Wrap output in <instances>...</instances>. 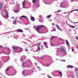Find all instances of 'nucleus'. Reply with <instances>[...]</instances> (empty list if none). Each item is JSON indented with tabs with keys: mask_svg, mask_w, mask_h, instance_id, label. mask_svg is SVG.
<instances>
[{
	"mask_svg": "<svg viewBox=\"0 0 78 78\" xmlns=\"http://www.w3.org/2000/svg\"><path fill=\"white\" fill-rule=\"evenodd\" d=\"M61 11L60 10H58L57 11V12H61Z\"/></svg>",
	"mask_w": 78,
	"mask_h": 78,
	"instance_id": "nucleus-20",
	"label": "nucleus"
},
{
	"mask_svg": "<svg viewBox=\"0 0 78 78\" xmlns=\"http://www.w3.org/2000/svg\"><path fill=\"white\" fill-rule=\"evenodd\" d=\"M21 18H27V17L25 16H21Z\"/></svg>",
	"mask_w": 78,
	"mask_h": 78,
	"instance_id": "nucleus-10",
	"label": "nucleus"
},
{
	"mask_svg": "<svg viewBox=\"0 0 78 78\" xmlns=\"http://www.w3.org/2000/svg\"><path fill=\"white\" fill-rule=\"evenodd\" d=\"M16 22V21L15 20L13 22V24H14V23H15V22Z\"/></svg>",
	"mask_w": 78,
	"mask_h": 78,
	"instance_id": "nucleus-21",
	"label": "nucleus"
},
{
	"mask_svg": "<svg viewBox=\"0 0 78 78\" xmlns=\"http://www.w3.org/2000/svg\"><path fill=\"white\" fill-rule=\"evenodd\" d=\"M0 47H2V48H3V47L2 46H1V45H0Z\"/></svg>",
	"mask_w": 78,
	"mask_h": 78,
	"instance_id": "nucleus-40",
	"label": "nucleus"
},
{
	"mask_svg": "<svg viewBox=\"0 0 78 78\" xmlns=\"http://www.w3.org/2000/svg\"><path fill=\"white\" fill-rule=\"evenodd\" d=\"M48 77H49V78H51V77L50 76H48Z\"/></svg>",
	"mask_w": 78,
	"mask_h": 78,
	"instance_id": "nucleus-37",
	"label": "nucleus"
},
{
	"mask_svg": "<svg viewBox=\"0 0 78 78\" xmlns=\"http://www.w3.org/2000/svg\"><path fill=\"white\" fill-rule=\"evenodd\" d=\"M58 72L61 75H62V73L59 71H58Z\"/></svg>",
	"mask_w": 78,
	"mask_h": 78,
	"instance_id": "nucleus-18",
	"label": "nucleus"
},
{
	"mask_svg": "<svg viewBox=\"0 0 78 78\" xmlns=\"http://www.w3.org/2000/svg\"><path fill=\"white\" fill-rule=\"evenodd\" d=\"M40 59H43V57H40Z\"/></svg>",
	"mask_w": 78,
	"mask_h": 78,
	"instance_id": "nucleus-26",
	"label": "nucleus"
},
{
	"mask_svg": "<svg viewBox=\"0 0 78 78\" xmlns=\"http://www.w3.org/2000/svg\"><path fill=\"white\" fill-rule=\"evenodd\" d=\"M54 38H56V37H55V36H52L51 38V39H53Z\"/></svg>",
	"mask_w": 78,
	"mask_h": 78,
	"instance_id": "nucleus-14",
	"label": "nucleus"
},
{
	"mask_svg": "<svg viewBox=\"0 0 78 78\" xmlns=\"http://www.w3.org/2000/svg\"><path fill=\"white\" fill-rule=\"evenodd\" d=\"M76 69L77 71H78V69Z\"/></svg>",
	"mask_w": 78,
	"mask_h": 78,
	"instance_id": "nucleus-44",
	"label": "nucleus"
},
{
	"mask_svg": "<svg viewBox=\"0 0 78 78\" xmlns=\"http://www.w3.org/2000/svg\"><path fill=\"white\" fill-rule=\"evenodd\" d=\"M16 31L20 32V33H22V32H23V30L21 29H19L17 30Z\"/></svg>",
	"mask_w": 78,
	"mask_h": 78,
	"instance_id": "nucleus-4",
	"label": "nucleus"
},
{
	"mask_svg": "<svg viewBox=\"0 0 78 78\" xmlns=\"http://www.w3.org/2000/svg\"><path fill=\"white\" fill-rule=\"evenodd\" d=\"M32 2L34 3H35L36 2V0H33Z\"/></svg>",
	"mask_w": 78,
	"mask_h": 78,
	"instance_id": "nucleus-13",
	"label": "nucleus"
},
{
	"mask_svg": "<svg viewBox=\"0 0 78 78\" xmlns=\"http://www.w3.org/2000/svg\"><path fill=\"white\" fill-rule=\"evenodd\" d=\"M62 61H63V62H65V61H66V60H62Z\"/></svg>",
	"mask_w": 78,
	"mask_h": 78,
	"instance_id": "nucleus-31",
	"label": "nucleus"
},
{
	"mask_svg": "<svg viewBox=\"0 0 78 78\" xmlns=\"http://www.w3.org/2000/svg\"><path fill=\"white\" fill-rule=\"evenodd\" d=\"M70 27H71V28H74L75 27L73 26H70Z\"/></svg>",
	"mask_w": 78,
	"mask_h": 78,
	"instance_id": "nucleus-16",
	"label": "nucleus"
},
{
	"mask_svg": "<svg viewBox=\"0 0 78 78\" xmlns=\"http://www.w3.org/2000/svg\"><path fill=\"white\" fill-rule=\"evenodd\" d=\"M75 11H78V9H75Z\"/></svg>",
	"mask_w": 78,
	"mask_h": 78,
	"instance_id": "nucleus-35",
	"label": "nucleus"
},
{
	"mask_svg": "<svg viewBox=\"0 0 78 78\" xmlns=\"http://www.w3.org/2000/svg\"><path fill=\"white\" fill-rule=\"evenodd\" d=\"M0 22H1V21H0Z\"/></svg>",
	"mask_w": 78,
	"mask_h": 78,
	"instance_id": "nucleus-46",
	"label": "nucleus"
},
{
	"mask_svg": "<svg viewBox=\"0 0 78 78\" xmlns=\"http://www.w3.org/2000/svg\"><path fill=\"white\" fill-rule=\"evenodd\" d=\"M73 0H70L71 2H73Z\"/></svg>",
	"mask_w": 78,
	"mask_h": 78,
	"instance_id": "nucleus-36",
	"label": "nucleus"
},
{
	"mask_svg": "<svg viewBox=\"0 0 78 78\" xmlns=\"http://www.w3.org/2000/svg\"><path fill=\"white\" fill-rule=\"evenodd\" d=\"M38 50H40V48H39V47H38Z\"/></svg>",
	"mask_w": 78,
	"mask_h": 78,
	"instance_id": "nucleus-33",
	"label": "nucleus"
},
{
	"mask_svg": "<svg viewBox=\"0 0 78 78\" xmlns=\"http://www.w3.org/2000/svg\"><path fill=\"white\" fill-rule=\"evenodd\" d=\"M41 28V26H38L36 29V30L37 31V32H39V30H40V29Z\"/></svg>",
	"mask_w": 78,
	"mask_h": 78,
	"instance_id": "nucleus-1",
	"label": "nucleus"
},
{
	"mask_svg": "<svg viewBox=\"0 0 78 78\" xmlns=\"http://www.w3.org/2000/svg\"><path fill=\"white\" fill-rule=\"evenodd\" d=\"M73 11H71V12H73Z\"/></svg>",
	"mask_w": 78,
	"mask_h": 78,
	"instance_id": "nucleus-43",
	"label": "nucleus"
},
{
	"mask_svg": "<svg viewBox=\"0 0 78 78\" xmlns=\"http://www.w3.org/2000/svg\"><path fill=\"white\" fill-rule=\"evenodd\" d=\"M37 45H41V44H37Z\"/></svg>",
	"mask_w": 78,
	"mask_h": 78,
	"instance_id": "nucleus-30",
	"label": "nucleus"
},
{
	"mask_svg": "<svg viewBox=\"0 0 78 78\" xmlns=\"http://www.w3.org/2000/svg\"><path fill=\"white\" fill-rule=\"evenodd\" d=\"M0 9H1L2 8V7H3V6H2V4L1 3H0Z\"/></svg>",
	"mask_w": 78,
	"mask_h": 78,
	"instance_id": "nucleus-12",
	"label": "nucleus"
},
{
	"mask_svg": "<svg viewBox=\"0 0 78 78\" xmlns=\"http://www.w3.org/2000/svg\"><path fill=\"white\" fill-rule=\"evenodd\" d=\"M51 45H53V44H52V43H51Z\"/></svg>",
	"mask_w": 78,
	"mask_h": 78,
	"instance_id": "nucleus-42",
	"label": "nucleus"
},
{
	"mask_svg": "<svg viewBox=\"0 0 78 78\" xmlns=\"http://www.w3.org/2000/svg\"><path fill=\"white\" fill-rule=\"evenodd\" d=\"M76 39H77V40H78V37H76Z\"/></svg>",
	"mask_w": 78,
	"mask_h": 78,
	"instance_id": "nucleus-38",
	"label": "nucleus"
},
{
	"mask_svg": "<svg viewBox=\"0 0 78 78\" xmlns=\"http://www.w3.org/2000/svg\"><path fill=\"white\" fill-rule=\"evenodd\" d=\"M49 21H52V20H49Z\"/></svg>",
	"mask_w": 78,
	"mask_h": 78,
	"instance_id": "nucleus-39",
	"label": "nucleus"
},
{
	"mask_svg": "<svg viewBox=\"0 0 78 78\" xmlns=\"http://www.w3.org/2000/svg\"><path fill=\"white\" fill-rule=\"evenodd\" d=\"M47 44V42H45L44 43V45H45V44Z\"/></svg>",
	"mask_w": 78,
	"mask_h": 78,
	"instance_id": "nucleus-29",
	"label": "nucleus"
},
{
	"mask_svg": "<svg viewBox=\"0 0 78 78\" xmlns=\"http://www.w3.org/2000/svg\"><path fill=\"white\" fill-rule=\"evenodd\" d=\"M54 31H56V29L55 28H54Z\"/></svg>",
	"mask_w": 78,
	"mask_h": 78,
	"instance_id": "nucleus-34",
	"label": "nucleus"
},
{
	"mask_svg": "<svg viewBox=\"0 0 78 78\" xmlns=\"http://www.w3.org/2000/svg\"><path fill=\"white\" fill-rule=\"evenodd\" d=\"M51 16V15H48L47 16V19H50V17Z\"/></svg>",
	"mask_w": 78,
	"mask_h": 78,
	"instance_id": "nucleus-6",
	"label": "nucleus"
},
{
	"mask_svg": "<svg viewBox=\"0 0 78 78\" xmlns=\"http://www.w3.org/2000/svg\"><path fill=\"white\" fill-rule=\"evenodd\" d=\"M38 51V50H37V51Z\"/></svg>",
	"mask_w": 78,
	"mask_h": 78,
	"instance_id": "nucleus-45",
	"label": "nucleus"
},
{
	"mask_svg": "<svg viewBox=\"0 0 78 78\" xmlns=\"http://www.w3.org/2000/svg\"><path fill=\"white\" fill-rule=\"evenodd\" d=\"M40 26L41 27H41H45V26Z\"/></svg>",
	"mask_w": 78,
	"mask_h": 78,
	"instance_id": "nucleus-22",
	"label": "nucleus"
},
{
	"mask_svg": "<svg viewBox=\"0 0 78 78\" xmlns=\"http://www.w3.org/2000/svg\"><path fill=\"white\" fill-rule=\"evenodd\" d=\"M53 31H55V30H53V29H52L51 30V32H53Z\"/></svg>",
	"mask_w": 78,
	"mask_h": 78,
	"instance_id": "nucleus-25",
	"label": "nucleus"
},
{
	"mask_svg": "<svg viewBox=\"0 0 78 78\" xmlns=\"http://www.w3.org/2000/svg\"><path fill=\"white\" fill-rule=\"evenodd\" d=\"M66 44L67 45H69V42L67 41V40H66Z\"/></svg>",
	"mask_w": 78,
	"mask_h": 78,
	"instance_id": "nucleus-8",
	"label": "nucleus"
},
{
	"mask_svg": "<svg viewBox=\"0 0 78 78\" xmlns=\"http://www.w3.org/2000/svg\"><path fill=\"white\" fill-rule=\"evenodd\" d=\"M56 26H57V28H58V30H60L59 27V26L58 25H56Z\"/></svg>",
	"mask_w": 78,
	"mask_h": 78,
	"instance_id": "nucleus-15",
	"label": "nucleus"
},
{
	"mask_svg": "<svg viewBox=\"0 0 78 78\" xmlns=\"http://www.w3.org/2000/svg\"><path fill=\"white\" fill-rule=\"evenodd\" d=\"M9 67H8V68L6 70V71H8V70H9Z\"/></svg>",
	"mask_w": 78,
	"mask_h": 78,
	"instance_id": "nucleus-19",
	"label": "nucleus"
},
{
	"mask_svg": "<svg viewBox=\"0 0 78 78\" xmlns=\"http://www.w3.org/2000/svg\"><path fill=\"white\" fill-rule=\"evenodd\" d=\"M31 20L32 21H34L35 20V19H34V17H32L31 18Z\"/></svg>",
	"mask_w": 78,
	"mask_h": 78,
	"instance_id": "nucleus-7",
	"label": "nucleus"
},
{
	"mask_svg": "<svg viewBox=\"0 0 78 78\" xmlns=\"http://www.w3.org/2000/svg\"><path fill=\"white\" fill-rule=\"evenodd\" d=\"M20 50L22 51H23V50H22V48H20Z\"/></svg>",
	"mask_w": 78,
	"mask_h": 78,
	"instance_id": "nucleus-23",
	"label": "nucleus"
},
{
	"mask_svg": "<svg viewBox=\"0 0 78 78\" xmlns=\"http://www.w3.org/2000/svg\"><path fill=\"white\" fill-rule=\"evenodd\" d=\"M15 12L16 13H17L18 12H19V10H15Z\"/></svg>",
	"mask_w": 78,
	"mask_h": 78,
	"instance_id": "nucleus-17",
	"label": "nucleus"
},
{
	"mask_svg": "<svg viewBox=\"0 0 78 78\" xmlns=\"http://www.w3.org/2000/svg\"><path fill=\"white\" fill-rule=\"evenodd\" d=\"M12 48L14 50H17V48H17L16 47H13Z\"/></svg>",
	"mask_w": 78,
	"mask_h": 78,
	"instance_id": "nucleus-9",
	"label": "nucleus"
},
{
	"mask_svg": "<svg viewBox=\"0 0 78 78\" xmlns=\"http://www.w3.org/2000/svg\"><path fill=\"white\" fill-rule=\"evenodd\" d=\"M52 26H54V25H55V24L54 23H52Z\"/></svg>",
	"mask_w": 78,
	"mask_h": 78,
	"instance_id": "nucleus-27",
	"label": "nucleus"
},
{
	"mask_svg": "<svg viewBox=\"0 0 78 78\" xmlns=\"http://www.w3.org/2000/svg\"><path fill=\"white\" fill-rule=\"evenodd\" d=\"M61 50H62V51H63L64 52V51H66V50H65V47L63 46H62L61 47Z\"/></svg>",
	"mask_w": 78,
	"mask_h": 78,
	"instance_id": "nucleus-2",
	"label": "nucleus"
},
{
	"mask_svg": "<svg viewBox=\"0 0 78 78\" xmlns=\"http://www.w3.org/2000/svg\"><path fill=\"white\" fill-rule=\"evenodd\" d=\"M25 51H28V50L27 49H26Z\"/></svg>",
	"mask_w": 78,
	"mask_h": 78,
	"instance_id": "nucleus-28",
	"label": "nucleus"
},
{
	"mask_svg": "<svg viewBox=\"0 0 78 78\" xmlns=\"http://www.w3.org/2000/svg\"><path fill=\"white\" fill-rule=\"evenodd\" d=\"M72 51H74V49H72Z\"/></svg>",
	"mask_w": 78,
	"mask_h": 78,
	"instance_id": "nucleus-32",
	"label": "nucleus"
},
{
	"mask_svg": "<svg viewBox=\"0 0 78 78\" xmlns=\"http://www.w3.org/2000/svg\"><path fill=\"white\" fill-rule=\"evenodd\" d=\"M26 3V2H25V1L23 2H22L23 5H25Z\"/></svg>",
	"mask_w": 78,
	"mask_h": 78,
	"instance_id": "nucleus-11",
	"label": "nucleus"
},
{
	"mask_svg": "<svg viewBox=\"0 0 78 78\" xmlns=\"http://www.w3.org/2000/svg\"><path fill=\"white\" fill-rule=\"evenodd\" d=\"M11 18L12 19H14V18L13 17H12Z\"/></svg>",
	"mask_w": 78,
	"mask_h": 78,
	"instance_id": "nucleus-41",
	"label": "nucleus"
},
{
	"mask_svg": "<svg viewBox=\"0 0 78 78\" xmlns=\"http://www.w3.org/2000/svg\"><path fill=\"white\" fill-rule=\"evenodd\" d=\"M68 68H70L71 69H72V68H73V66L71 65H68L67 66Z\"/></svg>",
	"mask_w": 78,
	"mask_h": 78,
	"instance_id": "nucleus-5",
	"label": "nucleus"
},
{
	"mask_svg": "<svg viewBox=\"0 0 78 78\" xmlns=\"http://www.w3.org/2000/svg\"><path fill=\"white\" fill-rule=\"evenodd\" d=\"M5 11V17L6 18H8L9 16L8 15V12L6 11Z\"/></svg>",
	"mask_w": 78,
	"mask_h": 78,
	"instance_id": "nucleus-3",
	"label": "nucleus"
},
{
	"mask_svg": "<svg viewBox=\"0 0 78 78\" xmlns=\"http://www.w3.org/2000/svg\"><path fill=\"white\" fill-rule=\"evenodd\" d=\"M23 8H25V5H23Z\"/></svg>",
	"mask_w": 78,
	"mask_h": 78,
	"instance_id": "nucleus-24",
	"label": "nucleus"
}]
</instances>
